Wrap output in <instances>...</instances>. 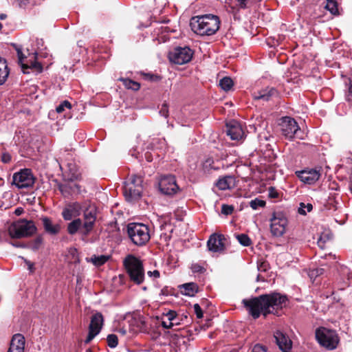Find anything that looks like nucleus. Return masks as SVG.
<instances>
[{
  "label": "nucleus",
  "instance_id": "obj_54",
  "mask_svg": "<svg viewBox=\"0 0 352 352\" xmlns=\"http://www.w3.org/2000/svg\"><path fill=\"white\" fill-rule=\"evenodd\" d=\"M23 212V210L22 208H17L16 210H15V212L14 213L16 214V215H21Z\"/></svg>",
  "mask_w": 352,
  "mask_h": 352
},
{
  "label": "nucleus",
  "instance_id": "obj_40",
  "mask_svg": "<svg viewBox=\"0 0 352 352\" xmlns=\"http://www.w3.org/2000/svg\"><path fill=\"white\" fill-rule=\"evenodd\" d=\"M191 270L194 273H202L205 271L204 267L198 263H194L191 265Z\"/></svg>",
  "mask_w": 352,
  "mask_h": 352
},
{
  "label": "nucleus",
  "instance_id": "obj_1",
  "mask_svg": "<svg viewBox=\"0 0 352 352\" xmlns=\"http://www.w3.org/2000/svg\"><path fill=\"white\" fill-rule=\"evenodd\" d=\"M287 301L286 296L278 293H272L250 299H243L242 303L249 314L254 319H256L261 314L265 317L270 314L278 315L279 311L285 307Z\"/></svg>",
  "mask_w": 352,
  "mask_h": 352
},
{
  "label": "nucleus",
  "instance_id": "obj_64",
  "mask_svg": "<svg viewBox=\"0 0 352 352\" xmlns=\"http://www.w3.org/2000/svg\"><path fill=\"white\" fill-rule=\"evenodd\" d=\"M2 27V24L0 23V30H1Z\"/></svg>",
  "mask_w": 352,
  "mask_h": 352
},
{
  "label": "nucleus",
  "instance_id": "obj_30",
  "mask_svg": "<svg viewBox=\"0 0 352 352\" xmlns=\"http://www.w3.org/2000/svg\"><path fill=\"white\" fill-rule=\"evenodd\" d=\"M214 164V160L211 158H208L204 161L203 163L202 167L203 170L206 173H210V170H216L217 168L213 166Z\"/></svg>",
  "mask_w": 352,
  "mask_h": 352
},
{
  "label": "nucleus",
  "instance_id": "obj_10",
  "mask_svg": "<svg viewBox=\"0 0 352 352\" xmlns=\"http://www.w3.org/2000/svg\"><path fill=\"white\" fill-rule=\"evenodd\" d=\"M193 52L188 47H177L168 53V59L177 65H184L191 60Z\"/></svg>",
  "mask_w": 352,
  "mask_h": 352
},
{
  "label": "nucleus",
  "instance_id": "obj_37",
  "mask_svg": "<svg viewBox=\"0 0 352 352\" xmlns=\"http://www.w3.org/2000/svg\"><path fill=\"white\" fill-rule=\"evenodd\" d=\"M72 107L71 103L67 100L63 101L56 107V111L58 113H62L65 109H70Z\"/></svg>",
  "mask_w": 352,
  "mask_h": 352
},
{
  "label": "nucleus",
  "instance_id": "obj_62",
  "mask_svg": "<svg viewBox=\"0 0 352 352\" xmlns=\"http://www.w3.org/2000/svg\"><path fill=\"white\" fill-rule=\"evenodd\" d=\"M291 350H283L282 352H290Z\"/></svg>",
  "mask_w": 352,
  "mask_h": 352
},
{
  "label": "nucleus",
  "instance_id": "obj_5",
  "mask_svg": "<svg viewBox=\"0 0 352 352\" xmlns=\"http://www.w3.org/2000/svg\"><path fill=\"white\" fill-rule=\"evenodd\" d=\"M127 234L131 242L137 246L146 245L151 238L148 227L140 223H129Z\"/></svg>",
  "mask_w": 352,
  "mask_h": 352
},
{
  "label": "nucleus",
  "instance_id": "obj_17",
  "mask_svg": "<svg viewBox=\"0 0 352 352\" xmlns=\"http://www.w3.org/2000/svg\"><path fill=\"white\" fill-rule=\"evenodd\" d=\"M225 240V237L223 234H212L207 242L208 250L214 252L223 251L225 247L223 242Z\"/></svg>",
  "mask_w": 352,
  "mask_h": 352
},
{
  "label": "nucleus",
  "instance_id": "obj_33",
  "mask_svg": "<svg viewBox=\"0 0 352 352\" xmlns=\"http://www.w3.org/2000/svg\"><path fill=\"white\" fill-rule=\"evenodd\" d=\"M312 209H313L312 204H305L304 203H300V207L298 208V212L300 214L305 215L307 212L311 211Z\"/></svg>",
  "mask_w": 352,
  "mask_h": 352
},
{
  "label": "nucleus",
  "instance_id": "obj_63",
  "mask_svg": "<svg viewBox=\"0 0 352 352\" xmlns=\"http://www.w3.org/2000/svg\"><path fill=\"white\" fill-rule=\"evenodd\" d=\"M351 190H352V177H351Z\"/></svg>",
  "mask_w": 352,
  "mask_h": 352
},
{
  "label": "nucleus",
  "instance_id": "obj_58",
  "mask_svg": "<svg viewBox=\"0 0 352 352\" xmlns=\"http://www.w3.org/2000/svg\"><path fill=\"white\" fill-rule=\"evenodd\" d=\"M7 17V15L6 14H0V19L4 20Z\"/></svg>",
  "mask_w": 352,
  "mask_h": 352
},
{
  "label": "nucleus",
  "instance_id": "obj_32",
  "mask_svg": "<svg viewBox=\"0 0 352 352\" xmlns=\"http://www.w3.org/2000/svg\"><path fill=\"white\" fill-rule=\"evenodd\" d=\"M108 258V256L104 255H100L98 256H94V257L91 258V261L95 265L100 266L105 263L107 261Z\"/></svg>",
  "mask_w": 352,
  "mask_h": 352
},
{
  "label": "nucleus",
  "instance_id": "obj_57",
  "mask_svg": "<svg viewBox=\"0 0 352 352\" xmlns=\"http://www.w3.org/2000/svg\"><path fill=\"white\" fill-rule=\"evenodd\" d=\"M323 269H316V276H319L322 274Z\"/></svg>",
  "mask_w": 352,
  "mask_h": 352
},
{
  "label": "nucleus",
  "instance_id": "obj_12",
  "mask_svg": "<svg viewBox=\"0 0 352 352\" xmlns=\"http://www.w3.org/2000/svg\"><path fill=\"white\" fill-rule=\"evenodd\" d=\"M270 222V230L273 236H280L285 232L287 219L283 212H273Z\"/></svg>",
  "mask_w": 352,
  "mask_h": 352
},
{
  "label": "nucleus",
  "instance_id": "obj_27",
  "mask_svg": "<svg viewBox=\"0 0 352 352\" xmlns=\"http://www.w3.org/2000/svg\"><path fill=\"white\" fill-rule=\"evenodd\" d=\"M9 75L6 60L0 57V85H3Z\"/></svg>",
  "mask_w": 352,
  "mask_h": 352
},
{
  "label": "nucleus",
  "instance_id": "obj_46",
  "mask_svg": "<svg viewBox=\"0 0 352 352\" xmlns=\"http://www.w3.org/2000/svg\"><path fill=\"white\" fill-rule=\"evenodd\" d=\"M252 352H267V350L264 346L256 344L253 347Z\"/></svg>",
  "mask_w": 352,
  "mask_h": 352
},
{
  "label": "nucleus",
  "instance_id": "obj_14",
  "mask_svg": "<svg viewBox=\"0 0 352 352\" xmlns=\"http://www.w3.org/2000/svg\"><path fill=\"white\" fill-rule=\"evenodd\" d=\"M159 188L162 193L173 195L177 192L179 187L173 175L163 176L159 182Z\"/></svg>",
  "mask_w": 352,
  "mask_h": 352
},
{
  "label": "nucleus",
  "instance_id": "obj_3",
  "mask_svg": "<svg viewBox=\"0 0 352 352\" xmlns=\"http://www.w3.org/2000/svg\"><path fill=\"white\" fill-rule=\"evenodd\" d=\"M220 20L217 16L206 14L192 18L190 22L192 30L201 36L212 35L219 28Z\"/></svg>",
  "mask_w": 352,
  "mask_h": 352
},
{
  "label": "nucleus",
  "instance_id": "obj_26",
  "mask_svg": "<svg viewBox=\"0 0 352 352\" xmlns=\"http://www.w3.org/2000/svg\"><path fill=\"white\" fill-rule=\"evenodd\" d=\"M25 342L24 336L21 334L17 333L13 336L10 347L24 351Z\"/></svg>",
  "mask_w": 352,
  "mask_h": 352
},
{
  "label": "nucleus",
  "instance_id": "obj_11",
  "mask_svg": "<svg viewBox=\"0 0 352 352\" xmlns=\"http://www.w3.org/2000/svg\"><path fill=\"white\" fill-rule=\"evenodd\" d=\"M35 178L30 169L25 168L15 173L12 177V184L18 188H27L33 186Z\"/></svg>",
  "mask_w": 352,
  "mask_h": 352
},
{
  "label": "nucleus",
  "instance_id": "obj_44",
  "mask_svg": "<svg viewBox=\"0 0 352 352\" xmlns=\"http://www.w3.org/2000/svg\"><path fill=\"white\" fill-rule=\"evenodd\" d=\"M193 307L197 317L198 318H201L203 317V312L200 306L198 304H195Z\"/></svg>",
  "mask_w": 352,
  "mask_h": 352
},
{
  "label": "nucleus",
  "instance_id": "obj_35",
  "mask_svg": "<svg viewBox=\"0 0 352 352\" xmlns=\"http://www.w3.org/2000/svg\"><path fill=\"white\" fill-rule=\"evenodd\" d=\"M238 241L243 246H248L250 245V239L248 235L245 234H238L236 236Z\"/></svg>",
  "mask_w": 352,
  "mask_h": 352
},
{
  "label": "nucleus",
  "instance_id": "obj_8",
  "mask_svg": "<svg viewBox=\"0 0 352 352\" xmlns=\"http://www.w3.org/2000/svg\"><path fill=\"white\" fill-rule=\"evenodd\" d=\"M282 134L288 140L296 138L303 139L302 133L294 118L289 116L283 117L279 123Z\"/></svg>",
  "mask_w": 352,
  "mask_h": 352
},
{
  "label": "nucleus",
  "instance_id": "obj_2",
  "mask_svg": "<svg viewBox=\"0 0 352 352\" xmlns=\"http://www.w3.org/2000/svg\"><path fill=\"white\" fill-rule=\"evenodd\" d=\"M96 221V208L94 206L89 205L83 210L82 219L76 218L68 223L67 232L70 235L78 233L82 240H86L87 237L93 231Z\"/></svg>",
  "mask_w": 352,
  "mask_h": 352
},
{
  "label": "nucleus",
  "instance_id": "obj_52",
  "mask_svg": "<svg viewBox=\"0 0 352 352\" xmlns=\"http://www.w3.org/2000/svg\"><path fill=\"white\" fill-rule=\"evenodd\" d=\"M25 262L27 264V265L28 266V270L31 272H32L34 270V264L32 262H30V261H28L26 259L25 260Z\"/></svg>",
  "mask_w": 352,
  "mask_h": 352
},
{
  "label": "nucleus",
  "instance_id": "obj_47",
  "mask_svg": "<svg viewBox=\"0 0 352 352\" xmlns=\"http://www.w3.org/2000/svg\"><path fill=\"white\" fill-rule=\"evenodd\" d=\"M269 196L271 198H276L278 196V193L273 187H270L269 188Z\"/></svg>",
  "mask_w": 352,
  "mask_h": 352
},
{
  "label": "nucleus",
  "instance_id": "obj_59",
  "mask_svg": "<svg viewBox=\"0 0 352 352\" xmlns=\"http://www.w3.org/2000/svg\"><path fill=\"white\" fill-rule=\"evenodd\" d=\"M309 276H310L311 277H312V276H316V270H314L311 271V273H310V274H309Z\"/></svg>",
  "mask_w": 352,
  "mask_h": 352
},
{
  "label": "nucleus",
  "instance_id": "obj_48",
  "mask_svg": "<svg viewBox=\"0 0 352 352\" xmlns=\"http://www.w3.org/2000/svg\"><path fill=\"white\" fill-rule=\"evenodd\" d=\"M174 325H175V323L173 322H169L168 320V321L162 320V326L165 329H170L172 327H173Z\"/></svg>",
  "mask_w": 352,
  "mask_h": 352
},
{
  "label": "nucleus",
  "instance_id": "obj_45",
  "mask_svg": "<svg viewBox=\"0 0 352 352\" xmlns=\"http://www.w3.org/2000/svg\"><path fill=\"white\" fill-rule=\"evenodd\" d=\"M346 100L350 102L352 101V80H349V89L346 95Z\"/></svg>",
  "mask_w": 352,
  "mask_h": 352
},
{
  "label": "nucleus",
  "instance_id": "obj_20",
  "mask_svg": "<svg viewBox=\"0 0 352 352\" xmlns=\"http://www.w3.org/2000/svg\"><path fill=\"white\" fill-rule=\"evenodd\" d=\"M278 95V91L275 88L267 87L261 90L254 91L253 98L255 100L268 101L274 97H277Z\"/></svg>",
  "mask_w": 352,
  "mask_h": 352
},
{
  "label": "nucleus",
  "instance_id": "obj_22",
  "mask_svg": "<svg viewBox=\"0 0 352 352\" xmlns=\"http://www.w3.org/2000/svg\"><path fill=\"white\" fill-rule=\"evenodd\" d=\"M227 135L233 140H239L243 136L241 126L237 122L227 124Z\"/></svg>",
  "mask_w": 352,
  "mask_h": 352
},
{
  "label": "nucleus",
  "instance_id": "obj_23",
  "mask_svg": "<svg viewBox=\"0 0 352 352\" xmlns=\"http://www.w3.org/2000/svg\"><path fill=\"white\" fill-rule=\"evenodd\" d=\"M235 185L234 178L232 176L228 175L219 178L216 183L217 187L221 190H225L233 188Z\"/></svg>",
  "mask_w": 352,
  "mask_h": 352
},
{
  "label": "nucleus",
  "instance_id": "obj_7",
  "mask_svg": "<svg viewBox=\"0 0 352 352\" xmlns=\"http://www.w3.org/2000/svg\"><path fill=\"white\" fill-rule=\"evenodd\" d=\"M316 338L320 345L329 350L335 349L340 339L336 331L320 327L316 331Z\"/></svg>",
  "mask_w": 352,
  "mask_h": 352
},
{
  "label": "nucleus",
  "instance_id": "obj_19",
  "mask_svg": "<svg viewBox=\"0 0 352 352\" xmlns=\"http://www.w3.org/2000/svg\"><path fill=\"white\" fill-rule=\"evenodd\" d=\"M142 186H135L133 184H126L124 188V195L129 201L138 200L141 197Z\"/></svg>",
  "mask_w": 352,
  "mask_h": 352
},
{
  "label": "nucleus",
  "instance_id": "obj_61",
  "mask_svg": "<svg viewBox=\"0 0 352 352\" xmlns=\"http://www.w3.org/2000/svg\"><path fill=\"white\" fill-rule=\"evenodd\" d=\"M12 245L16 247H19V245H18L17 243H12Z\"/></svg>",
  "mask_w": 352,
  "mask_h": 352
},
{
  "label": "nucleus",
  "instance_id": "obj_15",
  "mask_svg": "<svg viewBox=\"0 0 352 352\" xmlns=\"http://www.w3.org/2000/svg\"><path fill=\"white\" fill-rule=\"evenodd\" d=\"M82 207L78 202L67 204L62 211V217L65 221L72 220L74 217L80 216Z\"/></svg>",
  "mask_w": 352,
  "mask_h": 352
},
{
  "label": "nucleus",
  "instance_id": "obj_43",
  "mask_svg": "<svg viewBox=\"0 0 352 352\" xmlns=\"http://www.w3.org/2000/svg\"><path fill=\"white\" fill-rule=\"evenodd\" d=\"M237 6L241 9H245L248 7L250 0H236Z\"/></svg>",
  "mask_w": 352,
  "mask_h": 352
},
{
  "label": "nucleus",
  "instance_id": "obj_39",
  "mask_svg": "<svg viewBox=\"0 0 352 352\" xmlns=\"http://www.w3.org/2000/svg\"><path fill=\"white\" fill-rule=\"evenodd\" d=\"M142 182H143V180H142V177L137 176V175H133V176H131L130 182H127L126 184H133L135 186H142Z\"/></svg>",
  "mask_w": 352,
  "mask_h": 352
},
{
  "label": "nucleus",
  "instance_id": "obj_18",
  "mask_svg": "<svg viewBox=\"0 0 352 352\" xmlns=\"http://www.w3.org/2000/svg\"><path fill=\"white\" fill-rule=\"evenodd\" d=\"M274 338L280 351L292 350V341L285 333L277 330L274 333Z\"/></svg>",
  "mask_w": 352,
  "mask_h": 352
},
{
  "label": "nucleus",
  "instance_id": "obj_29",
  "mask_svg": "<svg viewBox=\"0 0 352 352\" xmlns=\"http://www.w3.org/2000/svg\"><path fill=\"white\" fill-rule=\"evenodd\" d=\"M325 8L333 15L338 14V3L336 0H327Z\"/></svg>",
  "mask_w": 352,
  "mask_h": 352
},
{
  "label": "nucleus",
  "instance_id": "obj_34",
  "mask_svg": "<svg viewBox=\"0 0 352 352\" xmlns=\"http://www.w3.org/2000/svg\"><path fill=\"white\" fill-rule=\"evenodd\" d=\"M107 343L108 346L111 348H115L117 346L118 344V339L116 335L110 334L107 336Z\"/></svg>",
  "mask_w": 352,
  "mask_h": 352
},
{
  "label": "nucleus",
  "instance_id": "obj_31",
  "mask_svg": "<svg viewBox=\"0 0 352 352\" xmlns=\"http://www.w3.org/2000/svg\"><path fill=\"white\" fill-rule=\"evenodd\" d=\"M122 81L124 82V86L127 89H131L136 91V90H138L140 87V85L138 82H135L132 80L123 79Z\"/></svg>",
  "mask_w": 352,
  "mask_h": 352
},
{
  "label": "nucleus",
  "instance_id": "obj_16",
  "mask_svg": "<svg viewBox=\"0 0 352 352\" xmlns=\"http://www.w3.org/2000/svg\"><path fill=\"white\" fill-rule=\"evenodd\" d=\"M296 173L302 182L307 184H315L321 175L320 170L316 169L303 170Z\"/></svg>",
  "mask_w": 352,
  "mask_h": 352
},
{
  "label": "nucleus",
  "instance_id": "obj_56",
  "mask_svg": "<svg viewBox=\"0 0 352 352\" xmlns=\"http://www.w3.org/2000/svg\"><path fill=\"white\" fill-rule=\"evenodd\" d=\"M8 352H24V351H21L19 349H16L10 347Z\"/></svg>",
  "mask_w": 352,
  "mask_h": 352
},
{
  "label": "nucleus",
  "instance_id": "obj_60",
  "mask_svg": "<svg viewBox=\"0 0 352 352\" xmlns=\"http://www.w3.org/2000/svg\"><path fill=\"white\" fill-rule=\"evenodd\" d=\"M173 322L175 323V325H177L179 324L177 319L175 321H173Z\"/></svg>",
  "mask_w": 352,
  "mask_h": 352
},
{
  "label": "nucleus",
  "instance_id": "obj_41",
  "mask_svg": "<svg viewBox=\"0 0 352 352\" xmlns=\"http://www.w3.org/2000/svg\"><path fill=\"white\" fill-rule=\"evenodd\" d=\"M160 114L162 116H164V118H168V105L166 103H164L162 106V108L160 111Z\"/></svg>",
  "mask_w": 352,
  "mask_h": 352
},
{
  "label": "nucleus",
  "instance_id": "obj_13",
  "mask_svg": "<svg viewBox=\"0 0 352 352\" xmlns=\"http://www.w3.org/2000/svg\"><path fill=\"white\" fill-rule=\"evenodd\" d=\"M103 321V316L100 312H97L91 316L89 325V333L85 340V344L89 343L100 332Z\"/></svg>",
  "mask_w": 352,
  "mask_h": 352
},
{
  "label": "nucleus",
  "instance_id": "obj_36",
  "mask_svg": "<svg viewBox=\"0 0 352 352\" xmlns=\"http://www.w3.org/2000/svg\"><path fill=\"white\" fill-rule=\"evenodd\" d=\"M250 206L253 210H256L259 207H264L265 206V201L258 199H254L250 201Z\"/></svg>",
  "mask_w": 352,
  "mask_h": 352
},
{
  "label": "nucleus",
  "instance_id": "obj_21",
  "mask_svg": "<svg viewBox=\"0 0 352 352\" xmlns=\"http://www.w3.org/2000/svg\"><path fill=\"white\" fill-rule=\"evenodd\" d=\"M57 188L60 190L61 195L66 198H69L73 194L78 192L80 190L79 186L71 182H68L65 184L58 183L57 184Z\"/></svg>",
  "mask_w": 352,
  "mask_h": 352
},
{
  "label": "nucleus",
  "instance_id": "obj_50",
  "mask_svg": "<svg viewBox=\"0 0 352 352\" xmlns=\"http://www.w3.org/2000/svg\"><path fill=\"white\" fill-rule=\"evenodd\" d=\"M1 160L4 163H8L11 160V157L8 153H3Z\"/></svg>",
  "mask_w": 352,
  "mask_h": 352
},
{
  "label": "nucleus",
  "instance_id": "obj_55",
  "mask_svg": "<svg viewBox=\"0 0 352 352\" xmlns=\"http://www.w3.org/2000/svg\"><path fill=\"white\" fill-rule=\"evenodd\" d=\"M145 158L148 162H152L153 158L151 153H145Z\"/></svg>",
  "mask_w": 352,
  "mask_h": 352
},
{
  "label": "nucleus",
  "instance_id": "obj_53",
  "mask_svg": "<svg viewBox=\"0 0 352 352\" xmlns=\"http://www.w3.org/2000/svg\"><path fill=\"white\" fill-rule=\"evenodd\" d=\"M19 2V7L23 8L28 3L29 0H17Z\"/></svg>",
  "mask_w": 352,
  "mask_h": 352
},
{
  "label": "nucleus",
  "instance_id": "obj_51",
  "mask_svg": "<svg viewBox=\"0 0 352 352\" xmlns=\"http://www.w3.org/2000/svg\"><path fill=\"white\" fill-rule=\"evenodd\" d=\"M148 275L149 276H154L155 278H159L160 277V272L157 270H154L153 272L148 271Z\"/></svg>",
  "mask_w": 352,
  "mask_h": 352
},
{
  "label": "nucleus",
  "instance_id": "obj_4",
  "mask_svg": "<svg viewBox=\"0 0 352 352\" xmlns=\"http://www.w3.org/2000/svg\"><path fill=\"white\" fill-rule=\"evenodd\" d=\"M123 265L130 280L140 285L144 280V269L142 261L133 254L127 255L123 260Z\"/></svg>",
  "mask_w": 352,
  "mask_h": 352
},
{
  "label": "nucleus",
  "instance_id": "obj_9",
  "mask_svg": "<svg viewBox=\"0 0 352 352\" xmlns=\"http://www.w3.org/2000/svg\"><path fill=\"white\" fill-rule=\"evenodd\" d=\"M19 63L21 65L23 72L29 73L28 69L33 72L41 73L43 70L42 65L36 61V53L30 55L29 57L24 56L22 51L19 48H16Z\"/></svg>",
  "mask_w": 352,
  "mask_h": 352
},
{
  "label": "nucleus",
  "instance_id": "obj_49",
  "mask_svg": "<svg viewBox=\"0 0 352 352\" xmlns=\"http://www.w3.org/2000/svg\"><path fill=\"white\" fill-rule=\"evenodd\" d=\"M267 266L268 264L266 262H263L258 266V270L261 272H265Z\"/></svg>",
  "mask_w": 352,
  "mask_h": 352
},
{
  "label": "nucleus",
  "instance_id": "obj_25",
  "mask_svg": "<svg viewBox=\"0 0 352 352\" xmlns=\"http://www.w3.org/2000/svg\"><path fill=\"white\" fill-rule=\"evenodd\" d=\"M198 291V285L195 283H185L181 286V292L186 296H194Z\"/></svg>",
  "mask_w": 352,
  "mask_h": 352
},
{
  "label": "nucleus",
  "instance_id": "obj_28",
  "mask_svg": "<svg viewBox=\"0 0 352 352\" xmlns=\"http://www.w3.org/2000/svg\"><path fill=\"white\" fill-rule=\"evenodd\" d=\"M234 83L231 78L224 77L219 81V86L224 91H229L232 89Z\"/></svg>",
  "mask_w": 352,
  "mask_h": 352
},
{
  "label": "nucleus",
  "instance_id": "obj_6",
  "mask_svg": "<svg viewBox=\"0 0 352 352\" xmlns=\"http://www.w3.org/2000/svg\"><path fill=\"white\" fill-rule=\"evenodd\" d=\"M8 231L11 238L20 239L32 236L36 232V227L32 221L23 219L12 223Z\"/></svg>",
  "mask_w": 352,
  "mask_h": 352
},
{
  "label": "nucleus",
  "instance_id": "obj_42",
  "mask_svg": "<svg viewBox=\"0 0 352 352\" xmlns=\"http://www.w3.org/2000/svg\"><path fill=\"white\" fill-rule=\"evenodd\" d=\"M177 314L174 311H169L166 314L165 317L169 322H173L176 320Z\"/></svg>",
  "mask_w": 352,
  "mask_h": 352
},
{
  "label": "nucleus",
  "instance_id": "obj_38",
  "mask_svg": "<svg viewBox=\"0 0 352 352\" xmlns=\"http://www.w3.org/2000/svg\"><path fill=\"white\" fill-rule=\"evenodd\" d=\"M234 206L231 205L223 204L221 206V212L225 215H229L234 211Z\"/></svg>",
  "mask_w": 352,
  "mask_h": 352
},
{
  "label": "nucleus",
  "instance_id": "obj_24",
  "mask_svg": "<svg viewBox=\"0 0 352 352\" xmlns=\"http://www.w3.org/2000/svg\"><path fill=\"white\" fill-rule=\"evenodd\" d=\"M41 220L46 232L55 235L60 232V226L58 223L54 224L50 218L45 217Z\"/></svg>",
  "mask_w": 352,
  "mask_h": 352
}]
</instances>
